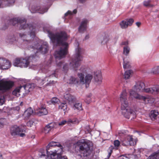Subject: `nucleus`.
I'll use <instances>...</instances> for the list:
<instances>
[{"instance_id": "nucleus-1", "label": "nucleus", "mask_w": 159, "mask_h": 159, "mask_svg": "<svg viewBox=\"0 0 159 159\" xmlns=\"http://www.w3.org/2000/svg\"><path fill=\"white\" fill-rule=\"evenodd\" d=\"M48 33L54 46H61L60 49L55 52L54 56L55 58L59 60L65 57L67 53L68 47V44L65 42L67 38L66 33L61 32L53 34L49 31H48Z\"/></svg>"}, {"instance_id": "nucleus-2", "label": "nucleus", "mask_w": 159, "mask_h": 159, "mask_svg": "<svg viewBox=\"0 0 159 159\" xmlns=\"http://www.w3.org/2000/svg\"><path fill=\"white\" fill-rule=\"evenodd\" d=\"M8 25H15L16 24L20 30L29 29L30 31L27 35L25 33H20L19 36L26 43H30V38H34L35 37V29L31 24H26V20L24 18H13L7 21Z\"/></svg>"}, {"instance_id": "nucleus-3", "label": "nucleus", "mask_w": 159, "mask_h": 159, "mask_svg": "<svg viewBox=\"0 0 159 159\" xmlns=\"http://www.w3.org/2000/svg\"><path fill=\"white\" fill-rule=\"evenodd\" d=\"M127 96V93L125 90L122 92L120 96V100L121 103L122 112L125 117L132 120L135 117V113L134 111L128 107Z\"/></svg>"}, {"instance_id": "nucleus-4", "label": "nucleus", "mask_w": 159, "mask_h": 159, "mask_svg": "<svg viewBox=\"0 0 159 159\" xmlns=\"http://www.w3.org/2000/svg\"><path fill=\"white\" fill-rule=\"evenodd\" d=\"M63 147L59 143L52 141L49 143L47 147L46 150H44L42 152L40 157L45 156L46 154H49L51 152L55 153L58 156L61 155L62 153Z\"/></svg>"}, {"instance_id": "nucleus-5", "label": "nucleus", "mask_w": 159, "mask_h": 159, "mask_svg": "<svg viewBox=\"0 0 159 159\" xmlns=\"http://www.w3.org/2000/svg\"><path fill=\"white\" fill-rule=\"evenodd\" d=\"M77 144L79 146V151L80 154H77L76 158L77 159H85L91 152L89 145L84 140L79 141L77 142Z\"/></svg>"}, {"instance_id": "nucleus-6", "label": "nucleus", "mask_w": 159, "mask_h": 159, "mask_svg": "<svg viewBox=\"0 0 159 159\" xmlns=\"http://www.w3.org/2000/svg\"><path fill=\"white\" fill-rule=\"evenodd\" d=\"M75 48L76 53L75 55L73 57L72 61L70 63V67L76 70V68L79 65V61L82 60V57L81 55L82 49L79 47V44L78 42H76Z\"/></svg>"}, {"instance_id": "nucleus-7", "label": "nucleus", "mask_w": 159, "mask_h": 159, "mask_svg": "<svg viewBox=\"0 0 159 159\" xmlns=\"http://www.w3.org/2000/svg\"><path fill=\"white\" fill-rule=\"evenodd\" d=\"M36 57V55L34 54L30 55L27 58H16L14 61L13 65L15 66L27 67L29 66L30 61L34 60Z\"/></svg>"}, {"instance_id": "nucleus-8", "label": "nucleus", "mask_w": 159, "mask_h": 159, "mask_svg": "<svg viewBox=\"0 0 159 159\" xmlns=\"http://www.w3.org/2000/svg\"><path fill=\"white\" fill-rule=\"evenodd\" d=\"M80 70V73L78 74V76L80 78V83L82 84H85L87 87L91 82L93 77V75L91 74H88L86 75L84 78V73L85 72L86 70L83 68H81Z\"/></svg>"}, {"instance_id": "nucleus-9", "label": "nucleus", "mask_w": 159, "mask_h": 159, "mask_svg": "<svg viewBox=\"0 0 159 159\" xmlns=\"http://www.w3.org/2000/svg\"><path fill=\"white\" fill-rule=\"evenodd\" d=\"M29 48L30 49H33L35 53L39 52L42 54H45L48 51V46L47 42H44L42 45L38 43L34 45V46H30Z\"/></svg>"}, {"instance_id": "nucleus-10", "label": "nucleus", "mask_w": 159, "mask_h": 159, "mask_svg": "<svg viewBox=\"0 0 159 159\" xmlns=\"http://www.w3.org/2000/svg\"><path fill=\"white\" fill-rule=\"evenodd\" d=\"M130 98L132 99L135 98L137 99H142L145 103H151L154 102V99L151 98L146 97L142 96L134 91H132L130 93Z\"/></svg>"}, {"instance_id": "nucleus-11", "label": "nucleus", "mask_w": 159, "mask_h": 159, "mask_svg": "<svg viewBox=\"0 0 159 159\" xmlns=\"http://www.w3.org/2000/svg\"><path fill=\"white\" fill-rule=\"evenodd\" d=\"M146 86L144 83L142 81L137 82L134 85L133 89L129 92V94L132 91L135 92L136 93L139 92H144Z\"/></svg>"}, {"instance_id": "nucleus-12", "label": "nucleus", "mask_w": 159, "mask_h": 159, "mask_svg": "<svg viewBox=\"0 0 159 159\" xmlns=\"http://www.w3.org/2000/svg\"><path fill=\"white\" fill-rule=\"evenodd\" d=\"M13 83L11 81H3L0 82V90L5 92L13 86Z\"/></svg>"}, {"instance_id": "nucleus-13", "label": "nucleus", "mask_w": 159, "mask_h": 159, "mask_svg": "<svg viewBox=\"0 0 159 159\" xmlns=\"http://www.w3.org/2000/svg\"><path fill=\"white\" fill-rule=\"evenodd\" d=\"M134 21L132 18L127 19L121 21L119 23V25L122 29H125L129 26H131Z\"/></svg>"}, {"instance_id": "nucleus-14", "label": "nucleus", "mask_w": 159, "mask_h": 159, "mask_svg": "<svg viewBox=\"0 0 159 159\" xmlns=\"http://www.w3.org/2000/svg\"><path fill=\"white\" fill-rule=\"evenodd\" d=\"M25 129L24 127L20 128L17 125L12 126L11 129V133L12 135L15 136L18 135L19 133L25 131Z\"/></svg>"}, {"instance_id": "nucleus-15", "label": "nucleus", "mask_w": 159, "mask_h": 159, "mask_svg": "<svg viewBox=\"0 0 159 159\" xmlns=\"http://www.w3.org/2000/svg\"><path fill=\"white\" fill-rule=\"evenodd\" d=\"M135 144L133 139L131 136H128L125 138L122 141L121 144L122 145L126 146L129 145H134Z\"/></svg>"}, {"instance_id": "nucleus-16", "label": "nucleus", "mask_w": 159, "mask_h": 159, "mask_svg": "<svg viewBox=\"0 0 159 159\" xmlns=\"http://www.w3.org/2000/svg\"><path fill=\"white\" fill-rule=\"evenodd\" d=\"M110 39L111 38L107 34H103L99 36L98 40L102 44L104 45L107 43Z\"/></svg>"}, {"instance_id": "nucleus-17", "label": "nucleus", "mask_w": 159, "mask_h": 159, "mask_svg": "<svg viewBox=\"0 0 159 159\" xmlns=\"http://www.w3.org/2000/svg\"><path fill=\"white\" fill-rule=\"evenodd\" d=\"M144 92L153 94H157L159 93V86L157 85L149 88L146 87Z\"/></svg>"}, {"instance_id": "nucleus-18", "label": "nucleus", "mask_w": 159, "mask_h": 159, "mask_svg": "<svg viewBox=\"0 0 159 159\" xmlns=\"http://www.w3.org/2000/svg\"><path fill=\"white\" fill-rule=\"evenodd\" d=\"M57 125L55 123H50L46 125L44 128L43 132L45 134L48 133L50 131L54 128L57 127Z\"/></svg>"}, {"instance_id": "nucleus-19", "label": "nucleus", "mask_w": 159, "mask_h": 159, "mask_svg": "<svg viewBox=\"0 0 159 159\" xmlns=\"http://www.w3.org/2000/svg\"><path fill=\"white\" fill-rule=\"evenodd\" d=\"M94 79L96 84H101L102 82V77L100 71H98L95 73Z\"/></svg>"}, {"instance_id": "nucleus-20", "label": "nucleus", "mask_w": 159, "mask_h": 159, "mask_svg": "<svg viewBox=\"0 0 159 159\" xmlns=\"http://www.w3.org/2000/svg\"><path fill=\"white\" fill-rule=\"evenodd\" d=\"M87 23V20H82L78 28V31L80 32L83 33L86 30Z\"/></svg>"}, {"instance_id": "nucleus-21", "label": "nucleus", "mask_w": 159, "mask_h": 159, "mask_svg": "<svg viewBox=\"0 0 159 159\" xmlns=\"http://www.w3.org/2000/svg\"><path fill=\"white\" fill-rule=\"evenodd\" d=\"M64 98L67 100L69 103L71 104L75 101L76 98L74 96L70 93H65L64 95Z\"/></svg>"}, {"instance_id": "nucleus-22", "label": "nucleus", "mask_w": 159, "mask_h": 159, "mask_svg": "<svg viewBox=\"0 0 159 159\" xmlns=\"http://www.w3.org/2000/svg\"><path fill=\"white\" fill-rule=\"evenodd\" d=\"M48 113V111L45 107H41L39 108V110L35 112L36 114L39 116L46 115Z\"/></svg>"}, {"instance_id": "nucleus-23", "label": "nucleus", "mask_w": 159, "mask_h": 159, "mask_svg": "<svg viewBox=\"0 0 159 159\" xmlns=\"http://www.w3.org/2000/svg\"><path fill=\"white\" fill-rule=\"evenodd\" d=\"M158 114V112L157 110H152L151 111L149 115L152 120H154L156 119Z\"/></svg>"}, {"instance_id": "nucleus-24", "label": "nucleus", "mask_w": 159, "mask_h": 159, "mask_svg": "<svg viewBox=\"0 0 159 159\" xmlns=\"http://www.w3.org/2000/svg\"><path fill=\"white\" fill-rule=\"evenodd\" d=\"M46 81V77L44 78H41L39 77H36L35 78V82L40 85L43 84Z\"/></svg>"}, {"instance_id": "nucleus-25", "label": "nucleus", "mask_w": 159, "mask_h": 159, "mask_svg": "<svg viewBox=\"0 0 159 159\" xmlns=\"http://www.w3.org/2000/svg\"><path fill=\"white\" fill-rule=\"evenodd\" d=\"M33 11H31L32 13L35 12H39L41 14H43L44 12H46L47 11L48 9L47 8H40L38 7H37V8L34 10V8H33Z\"/></svg>"}, {"instance_id": "nucleus-26", "label": "nucleus", "mask_w": 159, "mask_h": 159, "mask_svg": "<svg viewBox=\"0 0 159 159\" xmlns=\"http://www.w3.org/2000/svg\"><path fill=\"white\" fill-rule=\"evenodd\" d=\"M67 82L69 84H76L79 83V81L76 78L74 77H71L68 80Z\"/></svg>"}, {"instance_id": "nucleus-27", "label": "nucleus", "mask_w": 159, "mask_h": 159, "mask_svg": "<svg viewBox=\"0 0 159 159\" xmlns=\"http://www.w3.org/2000/svg\"><path fill=\"white\" fill-rule=\"evenodd\" d=\"M123 67L125 69L129 68L130 66V62L127 59L123 58Z\"/></svg>"}, {"instance_id": "nucleus-28", "label": "nucleus", "mask_w": 159, "mask_h": 159, "mask_svg": "<svg viewBox=\"0 0 159 159\" xmlns=\"http://www.w3.org/2000/svg\"><path fill=\"white\" fill-rule=\"evenodd\" d=\"M33 112L32 109L31 107H30L25 111L24 113V116L25 117H28L31 115Z\"/></svg>"}, {"instance_id": "nucleus-29", "label": "nucleus", "mask_w": 159, "mask_h": 159, "mask_svg": "<svg viewBox=\"0 0 159 159\" xmlns=\"http://www.w3.org/2000/svg\"><path fill=\"white\" fill-rule=\"evenodd\" d=\"M15 0H5L4 3L5 6H10L14 4Z\"/></svg>"}, {"instance_id": "nucleus-30", "label": "nucleus", "mask_w": 159, "mask_h": 159, "mask_svg": "<svg viewBox=\"0 0 159 159\" xmlns=\"http://www.w3.org/2000/svg\"><path fill=\"white\" fill-rule=\"evenodd\" d=\"M73 108L75 110L80 111L83 109L82 104L80 102H76L75 103L73 106Z\"/></svg>"}, {"instance_id": "nucleus-31", "label": "nucleus", "mask_w": 159, "mask_h": 159, "mask_svg": "<svg viewBox=\"0 0 159 159\" xmlns=\"http://www.w3.org/2000/svg\"><path fill=\"white\" fill-rule=\"evenodd\" d=\"M6 62H4L2 69H7L10 67L11 66V63L8 60L6 59Z\"/></svg>"}, {"instance_id": "nucleus-32", "label": "nucleus", "mask_w": 159, "mask_h": 159, "mask_svg": "<svg viewBox=\"0 0 159 159\" xmlns=\"http://www.w3.org/2000/svg\"><path fill=\"white\" fill-rule=\"evenodd\" d=\"M159 155V150L156 152L152 154L148 157V159H157V157Z\"/></svg>"}, {"instance_id": "nucleus-33", "label": "nucleus", "mask_w": 159, "mask_h": 159, "mask_svg": "<svg viewBox=\"0 0 159 159\" xmlns=\"http://www.w3.org/2000/svg\"><path fill=\"white\" fill-rule=\"evenodd\" d=\"M48 159H56L58 157V156L55 153L51 152L47 154Z\"/></svg>"}, {"instance_id": "nucleus-34", "label": "nucleus", "mask_w": 159, "mask_h": 159, "mask_svg": "<svg viewBox=\"0 0 159 159\" xmlns=\"http://www.w3.org/2000/svg\"><path fill=\"white\" fill-rule=\"evenodd\" d=\"M151 1L150 0L144 1L143 4L144 6L147 7H152L153 5L151 4Z\"/></svg>"}, {"instance_id": "nucleus-35", "label": "nucleus", "mask_w": 159, "mask_h": 159, "mask_svg": "<svg viewBox=\"0 0 159 159\" xmlns=\"http://www.w3.org/2000/svg\"><path fill=\"white\" fill-rule=\"evenodd\" d=\"M21 86L16 88L12 92V94L17 97L19 95V93L20 89H22Z\"/></svg>"}, {"instance_id": "nucleus-36", "label": "nucleus", "mask_w": 159, "mask_h": 159, "mask_svg": "<svg viewBox=\"0 0 159 159\" xmlns=\"http://www.w3.org/2000/svg\"><path fill=\"white\" fill-rule=\"evenodd\" d=\"M133 73L131 70H128L125 71L124 75V77L125 79H129L130 76Z\"/></svg>"}, {"instance_id": "nucleus-37", "label": "nucleus", "mask_w": 159, "mask_h": 159, "mask_svg": "<svg viewBox=\"0 0 159 159\" xmlns=\"http://www.w3.org/2000/svg\"><path fill=\"white\" fill-rule=\"evenodd\" d=\"M22 88H23L25 90L26 93H28L31 91L30 89V84H26L23 86H21Z\"/></svg>"}, {"instance_id": "nucleus-38", "label": "nucleus", "mask_w": 159, "mask_h": 159, "mask_svg": "<svg viewBox=\"0 0 159 159\" xmlns=\"http://www.w3.org/2000/svg\"><path fill=\"white\" fill-rule=\"evenodd\" d=\"M16 40V38L14 35H12L9 36L7 39V42L9 43L14 42Z\"/></svg>"}, {"instance_id": "nucleus-39", "label": "nucleus", "mask_w": 159, "mask_h": 159, "mask_svg": "<svg viewBox=\"0 0 159 159\" xmlns=\"http://www.w3.org/2000/svg\"><path fill=\"white\" fill-rule=\"evenodd\" d=\"M130 51V48L129 46H124L123 47V54L126 56L129 54Z\"/></svg>"}, {"instance_id": "nucleus-40", "label": "nucleus", "mask_w": 159, "mask_h": 159, "mask_svg": "<svg viewBox=\"0 0 159 159\" xmlns=\"http://www.w3.org/2000/svg\"><path fill=\"white\" fill-rule=\"evenodd\" d=\"M67 108V106L66 104L61 103L59 106V108L61 110H63L65 113Z\"/></svg>"}, {"instance_id": "nucleus-41", "label": "nucleus", "mask_w": 159, "mask_h": 159, "mask_svg": "<svg viewBox=\"0 0 159 159\" xmlns=\"http://www.w3.org/2000/svg\"><path fill=\"white\" fill-rule=\"evenodd\" d=\"M60 102L59 99L56 97L53 98L51 100V102L54 105L58 104Z\"/></svg>"}, {"instance_id": "nucleus-42", "label": "nucleus", "mask_w": 159, "mask_h": 159, "mask_svg": "<svg viewBox=\"0 0 159 159\" xmlns=\"http://www.w3.org/2000/svg\"><path fill=\"white\" fill-rule=\"evenodd\" d=\"M113 148V146H110L108 149V153L107 155V158H105V159H108L110 157V156L111 155V153L112 152V149Z\"/></svg>"}, {"instance_id": "nucleus-43", "label": "nucleus", "mask_w": 159, "mask_h": 159, "mask_svg": "<svg viewBox=\"0 0 159 159\" xmlns=\"http://www.w3.org/2000/svg\"><path fill=\"white\" fill-rule=\"evenodd\" d=\"M77 12V10L75 9L72 12L70 11H68L65 14V16H67L68 15H73V14H76Z\"/></svg>"}, {"instance_id": "nucleus-44", "label": "nucleus", "mask_w": 159, "mask_h": 159, "mask_svg": "<svg viewBox=\"0 0 159 159\" xmlns=\"http://www.w3.org/2000/svg\"><path fill=\"white\" fill-rule=\"evenodd\" d=\"M5 62H6V59L5 58H0V69H2L3 65Z\"/></svg>"}, {"instance_id": "nucleus-45", "label": "nucleus", "mask_w": 159, "mask_h": 159, "mask_svg": "<svg viewBox=\"0 0 159 159\" xmlns=\"http://www.w3.org/2000/svg\"><path fill=\"white\" fill-rule=\"evenodd\" d=\"M151 72L155 74L159 73V66L154 67L152 69Z\"/></svg>"}, {"instance_id": "nucleus-46", "label": "nucleus", "mask_w": 159, "mask_h": 159, "mask_svg": "<svg viewBox=\"0 0 159 159\" xmlns=\"http://www.w3.org/2000/svg\"><path fill=\"white\" fill-rule=\"evenodd\" d=\"M6 119L5 118H1L0 119V126L1 127H2L5 123Z\"/></svg>"}, {"instance_id": "nucleus-47", "label": "nucleus", "mask_w": 159, "mask_h": 159, "mask_svg": "<svg viewBox=\"0 0 159 159\" xmlns=\"http://www.w3.org/2000/svg\"><path fill=\"white\" fill-rule=\"evenodd\" d=\"M114 144L115 147H117L120 145V143L118 140H116L114 142Z\"/></svg>"}, {"instance_id": "nucleus-48", "label": "nucleus", "mask_w": 159, "mask_h": 159, "mask_svg": "<svg viewBox=\"0 0 159 159\" xmlns=\"http://www.w3.org/2000/svg\"><path fill=\"white\" fill-rule=\"evenodd\" d=\"M128 44V42L127 41L122 42L121 43V45H124V46H129Z\"/></svg>"}, {"instance_id": "nucleus-49", "label": "nucleus", "mask_w": 159, "mask_h": 159, "mask_svg": "<svg viewBox=\"0 0 159 159\" xmlns=\"http://www.w3.org/2000/svg\"><path fill=\"white\" fill-rule=\"evenodd\" d=\"M33 122L32 121H30L27 122V126L31 127L33 125Z\"/></svg>"}, {"instance_id": "nucleus-50", "label": "nucleus", "mask_w": 159, "mask_h": 159, "mask_svg": "<svg viewBox=\"0 0 159 159\" xmlns=\"http://www.w3.org/2000/svg\"><path fill=\"white\" fill-rule=\"evenodd\" d=\"M67 121L65 120H64L60 122L58 125H65Z\"/></svg>"}, {"instance_id": "nucleus-51", "label": "nucleus", "mask_w": 159, "mask_h": 159, "mask_svg": "<svg viewBox=\"0 0 159 159\" xmlns=\"http://www.w3.org/2000/svg\"><path fill=\"white\" fill-rule=\"evenodd\" d=\"M30 89L31 90V91L35 88V87L36 86V85L34 84H30Z\"/></svg>"}, {"instance_id": "nucleus-52", "label": "nucleus", "mask_w": 159, "mask_h": 159, "mask_svg": "<svg viewBox=\"0 0 159 159\" xmlns=\"http://www.w3.org/2000/svg\"><path fill=\"white\" fill-rule=\"evenodd\" d=\"M68 65L66 64H65L63 65V69L64 70H68Z\"/></svg>"}, {"instance_id": "nucleus-53", "label": "nucleus", "mask_w": 159, "mask_h": 159, "mask_svg": "<svg viewBox=\"0 0 159 159\" xmlns=\"http://www.w3.org/2000/svg\"><path fill=\"white\" fill-rule=\"evenodd\" d=\"M4 6V0H0V7H3Z\"/></svg>"}, {"instance_id": "nucleus-54", "label": "nucleus", "mask_w": 159, "mask_h": 159, "mask_svg": "<svg viewBox=\"0 0 159 159\" xmlns=\"http://www.w3.org/2000/svg\"><path fill=\"white\" fill-rule=\"evenodd\" d=\"M62 63L61 61H60L58 63L57 62V65L58 66L60 67L61 66L62 64Z\"/></svg>"}, {"instance_id": "nucleus-55", "label": "nucleus", "mask_w": 159, "mask_h": 159, "mask_svg": "<svg viewBox=\"0 0 159 159\" xmlns=\"http://www.w3.org/2000/svg\"><path fill=\"white\" fill-rule=\"evenodd\" d=\"M91 101L90 98L89 97H88L86 99V102L87 103L89 104Z\"/></svg>"}, {"instance_id": "nucleus-56", "label": "nucleus", "mask_w": 159, "mask_h": 159, "mask_svg": "<svg viewBox=\"0 0 159 159\" xmlns=\"http://www.w3.org/2000/svg\"><path fill=\"white\" fill-rule=\"evenodd\" d=\"M4 102V99L0 98V105H2L3 104Z\"/></svg>"}, {"instance_id": "nucleus-57", "label": "nucleus", "mask_w": 159, "mask_h": 159, "mask_svg": "<svg viewBox=\"0 0 159 159\" xmlns=\"http://www.w3.org/2000/svg\"><path fill=\"white\" fill-rule=\"evenodd\" d=\"M74 121H73L71 119H69L66 122L68 124H69L70 123H73Z\"/></svg>"}, {"instance_id": "nucleus-58", "label": "nucleus", "mask_w": 159, "mask_h": 159, "mask_svg": "<svg viewBox=\"0 0 159 159\" xmlns=\"http://www.w3.org/2000/svg\"><path fill=\"white\" fill-rule=\"evenodd\" d=\"M56 159H67V158L66 157L64 156L62 157H61V158L60 157H58Z\"/></svg>"}, {"instance_id": "nucleus-59", "label": "nucleus", "mask_w": 159, "mask_h": 159, "mask_svg": "<svg viewBox=\"0 0 159 159\" xmlns=\"http://www.w3.org/2000/svg\"><path fill=\"white\" fill-rule=\"evenodd\" d=\"M19 134L20 135V136L21 137H23L25 136V134L24 133H19Z\"/></svg>"}, {"instance_id": "nucleus-60", "label": "nucleus", "mask_w": 159, "mask_h": 159, "mask_svg": "<svg viewBox=\"0 0 159 159\" xmlns=\"http://www.w3.org/2000/svg\"><path fill=\"white\" fill-rule=\"evenodd\" d=\"M49 76L50 77H56V75L53 72V73H52L51 74V75H49Z\"/></svg>"}, {"instance_id": "nucleus-61", "label": "nucleus", "mask_w": 159, "mask_h": 159, "mask_svg": "<svg viewBox=\"0 0 159 159\" xmlns=\"http://www.w3.org/2000/svg\"><path fill=\"white\" fill-rule=\"evenodd\" d=\"M136 25L138 26V27H139L140 25H141V23L139 22H137L136 23Z\"/></svg>"}, {"instance_id": "nucleus-62", "label": "nucleus", "mask_w": 159, "mask_h": 159, "mask_svg": "<svg viewBox=\"0 0 159 159\" xmlns=\"http://www.w3.org/2000/svg\"><path fill=\"white\" fill-rule=\"evenodd\" d=\"M89 38V34H87L85 36L84 39L85 40H86V39H88Z\"/></svg>"}, {"instance_id": "nucleus-63", "label": "nucleus", "mask_w": 159, "mask_h": 159, "mask_svg": "<svg viewBox=\"0 0 159 159\" xmlns=\"http://www.w3.org/2000/svg\"><path fill=\"white\" fill-rule=\"evenodd\" d=\"M122 156H124L123 155H122L121 156H120L119 157V159H124V158L122 157Z\"/></svg>"}, {"instance_id": "nucleus-64", "label": "nucleus", "mask_w": 159, "mask_h": 159, "mask_svg": "<svg viewBox=\"0 0 159 159\" xmlns=\"http://www.w3.org/2000/svg\"><path fill=\"white\" fill-rule=\"evenodd\" d=\"M7 28V26H5V27H3L2 28V30H5Z\"/></svg>"}]
</instances>
